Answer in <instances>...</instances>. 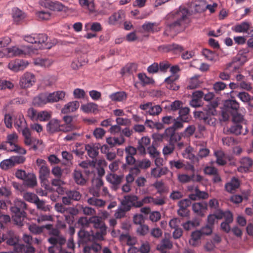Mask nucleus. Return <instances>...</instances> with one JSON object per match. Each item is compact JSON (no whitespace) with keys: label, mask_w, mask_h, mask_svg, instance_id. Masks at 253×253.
Returning a JSON list of instances; mask_svg holds the SVG:
<instances>
[{"label":"nucleus","mask_w":253,"mask_h":253,"mask_svg":"<svg viewBox=\"0 0 253 253\" xmlns=\"http://www.w3.org/2000/svg\"><path fill=\"white\" fill-rule=\"evenodd\" d=\"M27 209V204L21 200H16L14 205L10 208L12 213V218L14 223L19 226L23 225V221L27 214L25 210Z\"/></svg>","instance_id":"obj_1"},{"label":"nucleus","mask_w":253,"mask_h":253,"mask_svg":"<svg viewBox=\"0 0 253 253\" xmlns=\"http://www.w3.org/2000/svg\"><path fill=\"white\" fill-rule=\"evenodd\" d=\"M188 10L185 7L180 6L179 10L172 13L174 19L175 20L173 22L168 24L166 31L170 32L174 30L175 27L179 26L188 22Z\"/></svg>","instance_id":"obj_2"},{"label":"nucleus","mask_w":253,"mask_h":253,"mask_svg":"<svg viewBox=\"0 0 253 253\" xmlns=\"http://www.w3.org/2000/svg\"><path fill=\"white\" fill-rule=\"evenodd\" d=\"M24 39L29 43L37 44V48L39 49H49L51 47L47 42V36L44 34H32L25 36Z\"/></svg>","instance_id":"obj_3"},{"label":"nucleus","mask_w":253,"mask_h":253,"mask_svg":"<svg viewBox=\"0 0 253 253\" xmlns=\"http://www.w3.org/2000/svg\"><path fill=\"white\" fill-rule=\"evenodd\" d=\"M217 106L218 103L216 101L212 102L207 105L204 111L195 112V116L200 120H203L205 123L210 124L212 120L211 117L216 114L215 108Z\"/></svg>","instance_id":"obj_4"},{"label":"nucleus","mask_w":253,"mask_h":253,"mask_svg":"<svg viewBox=\"0 0 253 253\" xmlns=\"http://www.w3.org/2000/svg\"><path fill=\"white\" fill-rule=\"evenodd\" d=\"M36 163L39 169V177L41 180L42 186H44L45 189L47 190H49L50 185L46 184V182H47V177L49 174L50 170L47 166L46 162L44 160L38 159Z\"/></svg>","instance_id":"obj_5"},{"label":"nucleus","mask_w":253,"mask_h":253,"mask_svg":"<svg viewBox=\"0 0 253 253\" xmlns=\"http://www.w3.org/2000/svg\"><path fill=\"white\" fill-rule=\"evenodd\" d=\"M90 223L93 224V226L96 231L94 234L95 237L98 240H103V237L106 234L107 227L105 223L98 216H92L89 218Z\"/></svg>","instance_id":"obj_6"},{"label":"nucleus","mask_w":253,"mask_h":253,"mask_svg":"<svg viewBox=\"0 0 253 253\" xmlns=\"http://www.w3.org/2000/svg\"><path fill=\"white\" fill-rule=\"evenodd\" d=\"M9 56H23L35 53L33 45L21 46L20 47L12 46L7 49Z\"/></svg>","instance_id":"obj_7"},{"label":"nucleus","mask_w":253,"mask_h":253,"mask_svg":"<svg viewBox=\"0 0 253 253\" xmlns=\"http://www.w3.org/2000/svg\"><path fill=\"white\" fill-rule=\"evenodd\" d=\"M51 237L48 238L47 241L51 245H65L66 243V238L61 235L60 230L56 227H53L48 231Z\"/></svg>","instance_id":"obj_8"},{"label":"nucleus","mask_w":253,"mask_h":253,"mask_svg":"<svg viewBox=\"0 0 253 253\" xmlns=\"http://www.w3.org/2000/svg\"><path fill=\"white\" fill-rule=\"evenodd\" d=\"M239 103L235 99H228L224 103L222 116L224 118H228L229 114L238 112Z\"/></svg>","instance_id":"obj_9"},{"label":"nucleus","mask_w":253,"mask_h":253,"mask_svg":"<svg viewBox=\"0 0 253 253\" xmlns=\"http://www.w3.org/2000/svg\"><path fill=\"white\" fill-rule=\"evenodd\" d=\"M121 205L125 207L126 210L130 211L132 207H141L142 203L138 200L137 196L133 195H128L124 196V199L121 201Z\"/></svg>","instance_id":"obj_10"},{"label":"nucleus","mask_w":253,"mask_h":253,"mask_svg":"<svg viewBox=\"0 0 253 253\" xmlns=\"http://www.w3.org/2000/svg\"><path fill=\"white\" fill-rule=\"evenodd\" d=\"M139 108L141 110L145 111V115H158L162 111V109L159 105H154L151 102L141 104L139 105Z\"/></svg>","instance_id":"obj_11"},{"label":"nucleus","mask_w":253,"mask_h":253,"mask_svg":"<svg viewBox=\"0 0 253 253\" xmlns=\"http://www.w3.org/2000/svg\"><path fill=\"white\" fill-rule=\"evenodd\" d=\"M18 136L15 133L7 135L6 143L9 144L10 146L8 151H14L21 154H25L26 151L16 144Z\"/></svg>","instance_id":"obj_12"},{"label":"nucleus","mask_w":253,"mask_h":253,"mask_svg":"<svg viewBox=\"0 0 253 253\" xmlns=\"http://www.w3.org/2000/svg\"><path fill=\"white\" fill-rule=\"evenodd\" d=\"M36 81L35 75L30 72L25 73L20 78L19 85L22 88H26L32 86Z\"/></svg>","instance_id":"obj_13"},{"label":"nucleus","mask_w":253,"mask_h":253,"mask_svg":"<svg viewBox=\"0 0 253 253\" xmlns=\"http://www.w3.org/2000/svg\"><path fill=\"white\" fill-rule=\"evenodd\" d=\"M183 47L176 43L165 44L158 47V50L163 53L172 52L174 54L179 53L183 51Z\"/></svg>","instance_id":"obj_14"},{"label":"nucleus","mask_w":253,"mask_h":253,"mask_svg":"<svg viewBox=\"0 0 253 253\" xmlns=\"http://www.w3.org/2000/svg\"><path fill=\"white\" fill-rule=\"evenodd\" d=\"M122 179L123 176L115 173H110L106 176L107 181L111 184V188L114 191H117L120 188Z\"/></svg>","instance_id":"obj_15"},{"label":"nucleus","mask_w":253,"mask_h":253,"mask_svg":"<svg viewBox=\"0 0 253 253\" xmlns=\"http://www.w3.org/2000/svg\"><path fill=\"white\" fill-rule=\"evenodd\" d=\"M21 131H22V135L24 136L25 144L27 145H33L34 149H37V147L36 144L38 143L39 140L31 137V133L29 128L26 126L22 129H21Z\"/></svg>","instance_id":"obj_16"},{"label":"nucleus","mask_w":253,"mask_h":253,"mask_svg":"<svg viewBox=\"0 0 253 253\" xmlns=\"http://www.w3.org/2000/svg\"><path fill=\"white\" fill-rule=\"evenodd\" d=\"M191 204V201L190 199H185L180 200L178 202L179 209L177 211L178 214L182 217H186L189 214V210L188 208Z\"/></svg>","instance_id":"obj_17"},{"label":"nucleus","mask_w":253,"mask_h":253,"mask_svg":"<svg viewBox=\"0 0 253 253\" xmlns=\"http://www.w3.org/2000/svg\"><path fill=\"white\" fill-rule=\"evenodd\" d=\"M28 65L27 61L17 59L10 61L8 64V68L14 72H18L25 69Z\"/></svg>","instance_id":"obj_18"},{"label":"nucleus","mask_w":253,"mask_h":253,"mask_svg":"<svg viewBox=\"0 0 253 253\" xmlns=\"http://www.w3.org/2000/svg\"><path fill=\"white\" fill-rule=\"evenodd\" d=\"M208 209L207 203L202 202L194 203L192 205V210L197 215L203 217Z\"/></svg>","instance_id":"obj_19"},{"label":"nucleus","mask_w":253,"mask_h":253,"mask_svg":"<svg viewBox=\"0 0 253 253\" xmlns=\"http://www.w3.org/2000/svg\"><path fill=\"white\" fill-rule=\"evenodd\" d=\"M125 12L123 10H119L114 12L108 18V23L110 25H115L120 23L125 18Z\"/></svg>","instance_id":"obj_20"},{"label":"nucleus","mask_w":253,"mask_h":253,"mask_svg":"<svg viewBox=\"0 0 253 253\" xmlns=\"http://www.w3.org/2000/svg\"><path fill=\"white\" fill-rule=\"evenodd\" d=\"M100 147V145L98 143H90L85 145V149L88 156L94 159L98 155Z\"/></svg>","instance_id":"obj_21"},{"label":"nucleus","mask_w":253,"mask_h":253,"mask_svg":"<svg viewBox=\"0 0 253 253\" xmlns=\"http://www.w3.org/2000/svg\"><path fill=\"white\" fill-rule=\"evenodd\" d=\"M5 241L7 245L14 246V251H18V249L19 250H21V248H20L19 245L17 244L18 242V238L13 231L10 230L9 231L8 235H6V239Z\"/></svg>","instance_id":"obj_22"},{"label":"nucleus","mask_w":253,"mask_h":253,"mask_svg":"<svg viewBox=\"0 0 253 253\" xmlns=\"http://www.w3.org/2000/svg\"><path fill=\"white\" fill-rule=\"evenodd\" d=\"M14 125L18 131H21V129L27 126V123L24 116L20 113H18L14 116Z\"/></svg>","instance_id":"obj_23"},{"label":"nucleus","mask_w":253,"mask_h":253,"mask_svg":"<svg viewBox=\"0 0 253 253\" xmlns=\"http://www.w3.org/2000/svg\"><path fill=\"white\" fill-rule=\"evenodd\" d=\"M78 234L80 241L84 243H87L88 242L93 241L94 239H97L94 233L90 234L88 232L84 230H81Z\"/></svg>","instance_id":"obj_24"},{"label":"nucleus","mask_w":253,"mask_h":253,"mask_svg":"<svg viewBox=\"0 0 253 253\" xmlns=\"http://www.w3.org/2000/svg\"><path fill=\"white\" fill-rule=\"evenodd\" d=\"M65 92L61 90L47 93L48 103L57 102L62 100L65 98Z\"/></svg>","instance_id":"obj_25"},{"label":"nucleus","mask_w":253,"mask_h":253,"mask_svg":"<svg viewBox=\"0 0 253 253\" xmlns=\"http://www.w3.org/2000/svg\"><path fill=\"white\" fill-rule=\"evenodd\" d=\"M80 103L78 101H71L64 105L61 110V112L63 114L74 112L78 109Z\"/></svg>","instance_id":"obj_26"},{"label":"nucleus","mask_w":253,"mask_h":253,"mask_svg":"<svg viewBox=\"0 0 253 253\" xmlns=\"http://www.w3.org/2000/svg\"><path fill=\"white\" fill-rule=\"evenodd\" d=\"M60 121L57 119H53L46 125L47 131L49 133H54L59 132Z\"/></svg>","instance_id":"obj_27"},{"label":"nucleus","mask_w":253,"mask_h":253,"mask_svg":"<svg viewBox=\"0 0 253 253\" xmlns=\"http://www.w3.org/2000/svg\"><path fill=\"white\" fill-rule=\"evenodd\" d=\"M48 103L47 93H42L35 97L33 103L35 106H41Z\"/></svg>","instance_id":"obj_28"},{"label":"nucleus","mask_w":253,"mask_h":253,"mask_svg":"<svg viewBox=\"0 0 253 253\" xmlns=\"http://www.w3.org/2000/svg\"><path fill=\"white\" fill-rule=\"evenodd\" d=\"M253 164V160L249 157H244L240 160V166L238 170L241 172H247L252 166Z\"/></svg>","instance_id":"obj_29"},{"label":"nucleus","mask_w":253,"mask_h":253,"mask_svg":"<svg viewBox=\"0 0 253 253\" xmlns=\"http://www.w3.org/2000/svg\"><path fill=\"white\" fill-rule=\"evenodd\" d=\"M81 109L85 113L96 114L98 111V105L96 103L89 102L82 105Z\"/></svg>","instance_id":"obj_30"},{"label":"nucleus","mask_w":253,"mask_h":253,"mask_svg":"<svg viewBox=\"0 0 253 253\" xmlns=\"http://www.w3.org/2000/svg\"><path fill=\"white\" fill-rule=\"evenodd\" d=\"M239 186V180L237 178L233 177L232 178L230 182L225 184V188L227 192L232 193L238 188Z\"/></svg>","instance_id":"obj_31"},{"label":"nucleus","mask_w":253,"mask_h":253,"mask_svg":"<svg viewBox=\"0 0 253 253\" xmlns=\"http://www.w3.org/2000/svg\"><path fill=\"white\" fill-rule=\"evenodd\" d=\"M250 24L247 22H243L232 28V31L236 33H246L249 30Z\"/></svg>","instance_id":"obj_32"},{"label":"nucleus","mask_w":253,"mask_h":253,"mask_svg":"<svg viewBox=\"0 0 253 253\" xmlns=\"http://www.w3.org/2000/svg\"><path fill=\"white\" fill-rule=\"evenodd\" d=\"M25 14L17 8H14L12 10V17L14 21L18 24L25 18Z\"/></svg>","instance_id":"obj_33"},{"label":"nucleus","mask_w":253,"mask_h":253,"mask_svg":"<svg viewBox=\"0 0 253 253\" xmlns=\"http://www.w3.org/2000/svg\"><path fill=\"white\" fill-rule=\"evenodd\" d=\"M109 97L112 101L121 102L126 99L127 95L124 91H119L110 94Z\"/></svg>","instance_id":"obj_34"},{"label":"nucleus","mask_w":253,"mask_h":253,"mask_svg":"<svg viewBox=\"0 0 253 253\" xmlns=\"http://www.w3.org/2000/svg\"><path fill=\"white\" fill-rule=\"evenodd\" d=\"M24 184L29 187H34L37 185V179L35 175L28 173L24 179Z\"/></svg>","instance_id":"obj_35"},{"label":"nucleus","mask_w":253,"mask_h":253,"mask_svg":"<svg viewBox=\"0 0 253 253\" xmlns=\"http://www.w3.org/2000/svg\"><path fill=\"white\" fill-rule=\"evenodd\" d=\"M73 176L74 179L77 184L84 185L85 184L86 180L80 170L75 169L73 173Z\"/></svg>","instance_id":"obj_36"},{"label":"nucleus","mask_w":253,"mask_h":253,"mask_svg":"<svg viewBox=\"0 0 253 253\" xmlns=\"http://www.w3.org/2000/svg\"><path fill=\"white\" fill-rule=\"evenodd\" d=\"M158 25L156 23L146 22L142 25V28L145 31L154 33L160 30Z\"/></svg>","instance_id":"obj_37"},{"label":"nucleus","mask_w":253,"mask_h":253,"mask_svg":"<svg viewBox=\"0 0 253 253\" xmlns=\"http://www.w3.org/2000/svg\"><path fill=\"white\" fill-rule=\"evenodd\" d=\"M51 184L56 187V191L58 193L62 194L64 192L62 185L64 184V182L61 179V178L56 177V178L53 179L51 181Z\"/></svg>","instance_id":"obj_38"},{"label":"nucleus","mask_w":253,"mask_h":253,"mask_svg":"<svg viewBox=\"0 0 253 253\" xmlns=\"http://www.w3.org/2000/svg\"><path fill=\"white\" fill-rule=\"evenodd\" d=\"M87 202L89 205L95 206L97 208L103 207L106 204V202L105 201L98 199L96 197L88 198Z\"/></svg>","instance_id":"obj_39"},{"label":"nucleus","mask_w":253,"mask_h":253,"mask_svg":"<svg viewBox=\"0 0 253 253\" xmlns=\"http://www.w3.org/2000/svg\"><path fill=\"white\" fill-rule=\"evenodd\" d=\"M202 233L200 230H196L192 233L189 243L193 246H197L198 245L199 240L202 237Z\"/></svg>","instance_id":"obj_40"},{"label":"nucleus","mask_w":253,"mask_h":253,"mask_svg":"<svg viewBox=\"0 0 253 253\" xmlns=\"http://www.w3.org/2000/svg\"><path fill=\"white\" fill-rule=\"evenodd\" d=\"M52 63L53 61L48 58H37L35 59L34 61L35 65L44 67L50 66Z\"/></svg>","instance_id":"obj_41"},{"label":"nucleus","mask_w":253,"mask_h":253,"mask_svg":"<svg viewBox=\"0 0 253 253\" xmlns=\"http://www.w3.org/2000/svg\"><path fill=\"white\" fill-rule=\"evenodd\" d=\"M169 172L167 167L161 168H154L151 170V175L155 178L160 177L162 175H166Z\"/></svg>","instance_id":"obj_42"},{"label":"nucleus","mask_w":253,"mask_h":253,"mask_svg":"<svg viewBox=\"0 0 253 253\" xmlns=\"http://www.w3.org/2000/svg\"><path fill=\"white\" fill-rule=\"evenodd\" d=\"M189 109L188 107H181L179 110V117L178 119H180L184 122H187L189 120Z\"/></svg>","instance_id":"obj_43"},{"label":"nucleus","mask_w":253,"mask_h":253,"mask_svg":"<svg viewBox=\"0 0 253 253\" xmlns=\"http://www.w3.org/2000/svg\"><path fill=\"white\" fill-rule=\"evenodd\" d=\"M48 8L53 11H62L64 8V6L59 1H47L46 2Z\"/></svg>","instance_id":"obj_44"},{"label":"nucleus","mask_w":253,"mask_h":253,"mask_svg":"<svg viewBox=\"0 0 253 253\" xmlns=\"http://www.w3.org/2000/svg\"><path fill=\"white\" fill-rule=\"evenodd\" d=\"M200 78L199 75H195L191 78L189 81V84L187 88L190 89H193L199 87L201 83L199 80Z\"/></svg>","instance_id":"obj_45"},{"label":"nucleus","mask_w":253,"mask_h":253,"mask_svg":"<svg viewBox=\"0 0 253 253\" xmlns=\"http://www.w3.org/2000/svg\"><path fill=\"white\" fill-rule=\"evenodd\" d=\"M79 2L82 7L87 8L89 11L94 10V0H79Z\"/></svg>","instance_id":"obj_46"},{"label":"nucleus","mask_w":253,"mask_h":253,"mask_svg":"<svg viewBox=\"0 0 253 253\" xmlns=\"http://www.w3.org/2000/svg\"><path fill=\"white\" fill-rule=\"evenodd\" d=\"M216 157V162L217 164L220 166H223L226 164V161L225 158V154L222 151H216L214 152Z\"/></svg>","instance_id":"obj_47"},{"label":"nucleus","mask_w":253,"mask_h":253,"mask_svg":"<svg viewBox=\"0 0 253 253\" xmlns=\"http://www.w3.org/2000/svg\"><path fill=\"white\" fill-rule=\"evenodd\" d=\"M138 78L143 85L154 83V80L152 78L147 76L145 73H139Z\"/></svg>","instance_id":"obj_48"},{"label":"nucleus","mask_w":253,"mask_h":253,"mask_svg":"<svg viewBox=\"0 0 253 253\" xmlns=\"http://www.w3.org/2000/svg\"><path fill=\"white\" fill-rule=\"evenodd\" d=\"M77 207L84 215H93L96 214V211L91 207L84 206L83 205H78Z\"/></svg>","instance_id":"obj_49"},{"label":"nucleus","mask_w":253,"mask_h":253,"mask_svg":"<svg viewBox=\"0 0 253 253\" xmlns=\"http://www.w3.org/2000/svg\"><path fill=\"white\" fill-rule=\"evenodd\" d=\"M101 247L98 244L92 243L90 245L86 246L84 248V253H89L93 252L94 253H97L100 251Z\"/></svg>","instance_id":"obj_50"},{"label":"nucleus","mask_w":253,"mask_h":253,"mask_svg":"<svg viewBox=\"0 0 253 253\" xmlns=\"http://www.w3.org/2000/svg\"><path fill=\"white\" fill-rule=\"evenodd\" d=\"M51 117V113L46 110L42 111L38 113V120L41 122L48 121Z\"/></svg>","instance_id":"obj_51"},{"label":"nucleus","mask_w":253,"mask_h":253,"mask_svg":"<svg viewBox=\"0 0 253 253\" xmlns=\"http://www.w3.org/2000/svg\"><path fill=\"white\" fill-rule=\"evenodd\" d=\"M66 195L68 196L72 201H79L82 195L80 193L76 190H69L66 192Z\"/></svg>","instance_id":"obj_52"},{"label":"nucleus","mask_w":253,"mask_h":253,"mask_svg":"<svg viewBox=\"0 0 253 253\" xmlns=\"http://www.w3.org/2000/svg\"><path fill=\"white\" fill-rule=\"evenodd\" d=\"M172 247V243L168 239H163L160 245L158 246V248L163 251L167 249H170Z\"/></svg>","instance_id":"obj_53"},{"label":"nucleus","mask_w":253,"mask_h":253,"mask_svg":"<svg viewBox=\"0 0 253 253\" xmlns=\"http://www.w3.org/2000/svg\"><path fill=\"white\" fill-rule=\"evenodd\" d=\"M23 198L28 202L35 203L36 200H38L39 197L35 193L31 192H25L23 193Z\"/></svg>","instance_id":"obj_54"},{"label":"nucleus","mask_w":253,"mask_h":253,"mask_svg":"<svg viewBox=\"0 0 253 253\" xmlns=\"http://www.w3.org/2000/svg\"><path fill=\"white\" fill-rule=\"evenodd\" d=\"M137 233L140 236H145L149 232V226L144 224L139 225L136 229Z\"/></svg>","instance_id":"obj_55"},{"label":"nucleus","mask_w":253,"mask_h":253,"mask_svg":"<svg viewBox=\"0 0 253 253\" xmlns=\"http://www.w3.org/2000/svg\"><path fill=\"white\" fill-rule=\"evenodd\" d=\"M14 167V164L10 158L2 161L0 163V168L3 170H7Z\"/></svg>","instance_id":"obj_56"},{"label":"nucleus","mask_w":253,"mask_h":253,"mask_svg":"<svg viewBox=\"0 0 253 253\" xmlns=\"http://www.w3.org/2000/svg\"><path fill=\"white\" fill-rule=\"evenodd\" d=\"M207 3L205 0H200L195 3V10L197 12H201L207 9Z\"/></svg>","instance_id":"obj_57"},{"label":"nucleus","mask_w":253,"mask_h":253,"mask_svg":"<svg viewBox=\"0 0 253 253\" xmlns=\"http://www.w3.org/2000/svg\"><path fill=\"white\" fill-rule=\"evenodd\" d=\"M135 165H136L139 169H146L150 167L151 162L149 160L144 159L142 161H138L136 162Z\"/></svg>","instance_id":"obj_58"},{"label":"nucleus","mask_w":253,"mask_h":253,"mask_svg":"<svg viewBox=\"0 0 253 253\" xmlns=\"http://www.w3.org/2000/svg\"><path fill=\"white\" fill-rule=\"evenodd\" d=\"M202 54L206 59L209 60L213 61L214 60L215 53L214 51H211L208 49H204L202 51Z\"/></svg>","instance_id":"obj_59"},{"label":"nucleus","mask_w":253,"mask_h":253,"mask_svg":"<svg viewBox=\"0 0 253 253\" xmlns=\"http://www.w3.org/2000/svg\"><path fill=\"white\" fill-rule=\"evenodd\" d=\"M37 16L42 20H48L51 17V13L48 10H42L36 12Z\"/></svg>","instance_id":"obj_60"},{"label":"nucleus","mask_w":253,"mask_h":253,"mask_svg":"<svg viewBox=\"0 0 253 253\" xmlns=\"http://www.w3.org/2000/svg\"><path fill=\"white\" fill-rule=\"evenodd\" d=\"M242 126L240 124H235L229 128L231 133L236 135H239L242 133Z\"/></svg>","instance_id":"obj_61"},{"label":"nucleus","mask_w":253,"mask_h":253,"mask_svg":"<svg viewBox=\"0 0 253 253\" xmlns=\"http://www.w3.org/2000/svg\"><path fill=\"white\" fill-rule=\"evenodd\" d=\"M153 186L157 190L159 193H163L167 190L166 187L163 182L157 181L153 184Z\"/></svg>","instance_id":"obj_62"},{"label":"nucleus","mask_w":253,"mask_h":253,"mask_svg":"<svg viewBox=\"0 0 253 253\" xmlns=\"http://www.w3.org/2000/svg\"><path fill=\"white\" fill-rule=\"evenodd\" d=\"M129 210H126L125 207L122 206V207L119 208L115 213V216L116 218L121 219L126 216V212Z\"/></svg>","instance_id":"obj_63"},{"label":"nucleus","mask_w":253,"mask_h":253,"mask_svg":"<svg viewBox=\"0 0 253 253\" xmlns=\"http://www.w3.org/2000/svg\"><path fill=\"white\" fill-rule=\"evenodd\" d=\"M175 149V145L169 142V145L165 146L163 149L164 155H169L173 153Z\"/></svg>","instance_id":"obj_64"}]
</instances>
